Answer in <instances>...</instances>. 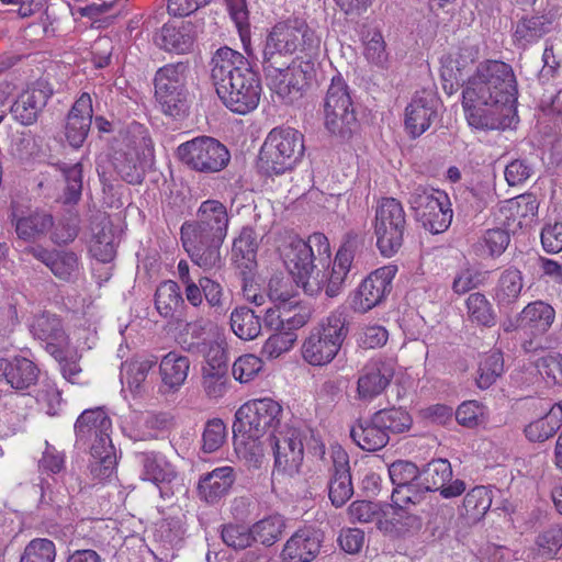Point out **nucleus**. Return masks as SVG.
Instances as JSON below:
<instances>
[{"mask_svg": "<svg viewBox=\"0 0 562 562\" xmlns=\"http://www.w3.org/2000/svg\"><path fill=\"white\" fill-rule=\"evenodd\" d=\"M417 220L422 222L426 229L434 234L445 232L452 221V210L448 195L446 193H438L436 203H432L431 209L427 210L425 215H420Z\"/></svg>", "mask_w": 562, "mask_h": 562, "instance_id": "ea45409f", "label": "nucleus"}, {"mask_svg": "<svg viewBox=\"0 0 562 562\" xmlns=\"http://www.w3.org/2000/svg\"><path fill=\"white\" fill-rule=\"evenodd\" d=\"M492 505V492L485 486H475L463 499L461 515L471 522L480 521Z\"/></svg>", "mask_w": 562, "mask_h": 562, "instance_id": "c03bdc74", "label": "nucleus"}, {"mask_svg": "<svg viewBox=\"0 0 562 562\" xmlns=\"http://www.w3.org/2000/svg\"><path fill=\"white\" fill-rule=\"evenodd\" d=\"M323 120L326 131L342 140L349 139L358 127L352 95L340 75L333 77L325 93Z\"/></svg>", "mask_w": 562, "mask_h": 562, "instance_id": "6e6552de", "label": "nucleus"}, {"mask_svg": "<svg viewBox=\"0 0 562 562\" xmlns=\"http://www.w3.org/2000/svg\"><path fill=\"white\" fill-rule=\"evenodd\" d=\"M190 370V360L187 356L168 352L159 363L161 385L159 392L162 394L175 393L184 384Z\"/></svg>", "mask_w": 562, "mask_h": 562, "instance_id": "c756f323", "label": "nucleus"}, {"mask_svg": "<svg viewBox=\"0 0 562 562\" xmlns=\"http://www.w3.org/2000/svg\"><path fill=\"white\" fill-rule=\"evenodd\" d=\"M226 426L221 419L209 420L203 431V451L214 452L218 450L226 440Z\"/></svg>", "mask_w": 562, "mask_h": 562, "instance_id": "0e129e2a", "label": "nucleus"}, {"mask_svg": "<svg viewBox=\"0 0 562 562\" xmlns=\"http://www.w3.org/2000/svg\"><path fill=\"white\" fill-rule=\"evenodd\" d=\"M33 335L46 342V350L60 363L65 360L69 340L63 328L61 321L54 314L43 313L32 323Z\"/></svg>", "mask_w": 562, "mask_h": 562, "instance_id": "aec40b11", "label": "nucleus"}, {"mask_svg": "<svg viewBox=\"0 0 562 562\" xmlns=\"http://www.w3.org/2000/svg\"><path fill=\"white\" fill-rule=\"evenodd\" d=\"M155 364L156 361L153 359H136L122 364V378L132 393L142 395L147 391V376Z\"/></svg>", "mask_w": 562, "mask_h": 562, "instance_id": "58836bf2", "label": "nucleus"}, {"mask_svg": "<svg viewBox=\"0 0 562 562\" xmlns=\"http://www.w3.org/2000/svg\"><path fill=\"white\" fill-rule=\"evenodd\" d=\"M504 372V359L502 353L493 352L480 363L476 379L480 389H488Z\"/></svg>", "mask_w": 562, "mask_h": 562, "instance_id": "864d4df0", "label": "nucleus"}, {"mask_svg": "<svg viewBox=\"0 0 562 562\" xmlns=\"http://www.w3.org/2000/svg\"><path fill=\"white\" fill-rule=\"evenodd\" d=\"M52 94L53 90L47 82L37 81L19 94L18 99L9 106V111L13 119L22 125H32L37 121Z\"/></svg>", "mask_w": 562, "mask_h": 562, "instance_id": "a211bd4d", "label": "nucleus"}, {"mask_svg": "<svg viewBox=\"0 0 562 562\" xmlns=\"http://www.w3.org/2000/svg\"><path fill=\"white\" fill-rule=\"evenodd\" d=\"M467 312L469 319L481 326L492 327L496 323V314L492 304L483 293L475 292L467 299Z\"/></svg>", "mask_w": 562, "mask_h": 562, "instance_id": "49530a36", "label": "nucleus"}, {"mask_svg": "<svg viewBox=\"0 0 562 562\" xmlns=\"http://www.w3.org/2000/svg\"><path fill=\"white\" fill-rule=\"evenodd\" d=\"M562 425V404H554L549 413L525 428L526 437L533 442H542L552 437Z\"/></svg>", "mask_w": 562, "mask_h": 562, "instance_id": "a19ab883", "label": "nucleus"}, {"mask_svg": "<svg viewBox=\"0 0 562 562\" xmlns=\"http://www.w3.org/2000/svg\"><path fill=\"white\" fill-rule=\"evenodd\" d=\"M420 479H416L412 483H408L404 487H394L392 492V501L400 507H406L408 505L420 504L429 490H426V485L422 484Z\"/></svg>", "mask_w": 562, "mask_h": 562, "instance_id": "6e6d98bb", "label": "nucleus"}, {"mask_svg": "<svg viewBox=\"0 0 562 562\" xmlns=\"http://www.w3.org/2000/svg\"><path fill=\"white\" fill-rule=\"evenodd\" d=\"M525 286L524 277L520 270L508 268L504 270L493 290V297L499 308L513 307L522 293Z\"/></svg>", "mask_w": 562, "mask_h": 562, "instance_id": "f704fd0d", "label": "nucleus"}, {"mask_svg": "<svg viewBox=\"0 0 562 562\" xmlns=\"http://www.w3.org/2000/svg\"><path fill=\"white\" fill-rule=\"evenodd\" d=\"M269 296L276 303L279 324L277 328L294 331L303 327L311 318L312 311L307 305L301 304L295 295L282 290V280L271 279L269 282Z\"/></svg>", "mask_w": 562, "mask_h": 562, "instance_id": "2eb2a0df", "label": "nucleus"}, {"mask_svg": "<svg viewBox=\"0 0 562 562\" xmlns=\"http://www.w3.org/2000/svg\"><path fill=\"white\" fill-rule=\"evenodd\" d=\"M347 335L348 324L345 311L337 308L330 312L310 330L304 339L301 349L304 361L314 367L327 366L338 355Z\"/></svg>", "mask_w": 562, "mask_h": 562, "instance_id": "423d86ee", "label": "nucleus"}, {"mask_svg": "<svg viewBox=\"0 0 562 562\" xmlns=\"http://www.w3.org/2000/svg\"><path fill=\"white\" fill-rule=\"evenodd\" d=\"M517 81L510 65L481 63L462 91L467 120L477 130L499 128L517 101Z\"/></svg>", "mask_w": 562, "mask_h": 562, "instance_id": "f03ea898", "label": "nucleus"}, {"mask_svg": "<svg viewBox=\"0 0 562 562\" xmlns=\"http://www.w3.org/2000/svg\"><path fill=\"white\" fill-rule=\"evenodd\" d=\"M211 78L223 104L234 113L247 114L259 104L261 83L247 58L227 46L212 57Z\"/></svg>", "mask_w": 562, "mask_h": 562, "instance_id": "7ed1b4c3", "label": "nucleus"}, {"mask_svg": "<svg viewBox=\"0 0 562 562\" xmlns=\"http://www.w3.org/2000/svg\"><path fill=\"white\" fill-rule=\"evenodd\" d=\"M58 167L66 181L65 203H76L82 191V166L80 162L74 165L63 162Z\"/></svg>", "mask_w": 562, "mask_h": 562, "instance_id": "603ef678", "label": "nucleus"}, {"mask_svg": "<svg viewBox=\"0 0 562 562\" xmlns=\"http://www.w3.org/2000/svg\"><path fill=\"white\" fill-rule=\"evenodd\" d=\"M259 247L258 236L250 227H244L239 236L233 244V257L236 259L241 258L245 260V267L250 268V265L256 259V254Z\"/></svg>", "mask_w": 562, "mask_h": 562, "instance_id": "8fccbe9b", "label": "nucleus"}, {"mask_svg": "<svg viewBox=\"0 0 562 562\" xmlns=\"http://www.w3.org/2000/svg\"><path fill=\"white\" fill-rule=\"evenodd\" d=\"M262 369V361L255 355L240 356L233 364V375L240 383L254 380Z\"/></svg>", "mask_w": 562, "mask_h": 562, "instance_id": "680f3d73", "label": "nucleus"}, {"mask_svg": "<svg viewBox=\"0 0 562 562\" xmlns=\"http://www.w3.org/2000/svg\"><path fill=\"white\" fill-rule=\"evenodd\" d=\"M269 440L274 452V470L288 476L297 474L304 459L300 431L295 428H286L272 434Z\"/></svg>", "mask_w": 562, "mask_h": 562, "instance_id": "4468645a", "label": "nucleus"}, {"mask_svg": "<svg viewBox=\"0 0 562 562\" xmlns=\"http://www.w3.org/2000/svg\"><path fill=\"white\" fill-rule=\"evenodd\" d=\"M48 269L64 281H70L79 270L78 257L72 251H56Z\"/></svg>", "mask_w": 562, "mask_h": 562, "instance_id": "052dcab7", "label": "nucleus"}, {"mask_svg": "<svg viewBox=\"0 0 562 562\" xmlns=\"http://www.w3.org/2000/svg\"><path fill=\"white\" fill-rule=\"evenodd\" d=\"M538 372L554 384H562V355L550 352L536 361Z\"/></svg>", "mask_w": 562, "mask_h": 562, "instance_id": "69168bd1", "label": "nucleus"}, {"mask_svg": "<svg viewBox=\"0 0 562 562\" xmlns=\"http://www.w3.org/2000/svg\"><path fill=\"white\" fill-rule=\"evenodd\" d=\"M10 217L18 238L29 243L41 239L54 226L53 216L43 211H34L24 215L13 210Z\"/></svg>", "mask_w": 562, "mask_h": 562, "instance_id": "cd10ccee", "label": "nucleus"}, {"mask_svg": "<svg viewBox=\"0 0 562 562\" xmlns=\"http://www.w3.org/2000/svg\"><path fill=\"white\" fill-rule=\"evenodd\" d=\"M235 481L232 467H221L203 475L198 484L200 497L206 503L214 504L225 496Z\"/></svg>", "mask_w": 562, "mask_h": 562, "instance_id": "2f4dec72", "label": "nucleus"}, {"mask_svg": "<svg viewBox=\"0 0 562 562\" xmlns=\"http://www.w3.org/2000/svg\"><path fill=\"white\" fill-rule=\"evenodd\" d=\"M278 329L279 331L271 335L262 346V355L270 359H276L291 350L297 339V335L294 331Z\"/></svg>", "mask_w": 562, "mask_h": 562, "instance_id": "4d7b16f0", "label": "nucleus"}, {"mask_svg": "<svg viewBox=\"0 0 562 562\" xmlns=\"http://www.w3.org/2000/svg\"><path fill=\"white\" fill-rule=\"evenodd\" d=\"M357 243L355 239L345 241L338 249L333 266L328 272H323L325 285L323 290L328 297L337 296L345 288L349 273L356 268L353 265Z\"/></svg>", "mask_w": 562, "mask_h": 562, "instance_id": "412c9836", "label": "nucleus"}, {"mask_svg": "<svg viewBox=\"0 0 562 562\" xmlns=\"http://www.w3.org/2000/svg\"><path fill=\"white\" fill-rule=\"evenodd\" d=\"M282 415L281 405L272 398H256L241 405L236 414L234 425L248 429L255 436H265L276 430Z\"/></svg>", "mask_w": 562, "mask_h": 562, "instance_id": "f8f14e48", "label": "nucleus"}, {"mask_svg": "<svg viewBox=\"0 0 562 562\" xmlns=\"http://www.w3.org/2000/svg\"><path fill=\"white\" fill-rule=\"evenodd\" d=\"M76 446L89 449L90 471L99 480L111 476L116 464L112 445V420L103 406L87 408L74 425Z\"/></svg>", "mask_w": 562, "mask_h": 562, "instance_id": "20e7f679", "label": "nucleus"}, {"mask_svg": "<svg viewBox=\"0 0 562 562\" xmlns=\"http://www.w3.org/2000/svg\"><path fill=\"white\" fill-rule=\"evenodd\" d=\"M352 440L366 451H378L384 448L390 437L387 430L376 423V416L373 414L368 420H358L350 429Z\"/></svg>", "mask_w": 562, "mask_h": 562, "instance_id": "473e14b6", "label": "nucleus"}, {"mask_svg": "<svg viewBox=\"0 0 562 562\" xmlns=\"http://www.w3.org/2000/svg\"><path fill=\"white\" fill-rule=\"evenodd\" d=\"M352 494L353 486L348 456L344 451H337L334 456L331 476L328 484L329 499L335 507H341Z\"/></svg>", "mask_w": 562, "mask_h": 562, "instance_id": "c85d7f7f", "label": "nucleus"}, {"mask_svg": "<svg viewBox=\"0 0 562 562\" xmlns=\"http://www.w3.org/2000/svg\"><path fill=\"white\" fill-rule=\"evenodd\" d=\"M93 116L89 93H81L71 106L66 121V137L72 147H80L90 131Z\"/></svg>", "mask_w": 562, "mask_h": 562, "instance_id": "b1692460", "label": "nucleus"}, {"mask_svg": "<svg viewBox=\"0 0 562 562\" xmlns=\"http://www.w3.org/2000/svg\"><path fill=\"white\" fill-rule=\"evenodd\" d=\"M329 243L322 233H314L307 240L291 238L282 250L284 265L293 280L308 295H317L325 285L324 276L316 260L329 258Z\"/></svg>", "mask_w": 562, "mask_h": 562, "instance_id": "39448f33", "label": "nucleus"}, {"mask_svg": "<svg viewBox=\"0 0 562 562\" xmlns=\"http://www.w3.org/2000/svg\"><path fill=\"white\" fill-rule=\"evenodd\" d=\"M509 234L501 228L488 229L483 235L479 246L482 248V252L488 256H499L505 251L509 244Z\"/></svg>", "mask_w": 562, "mask_h": 562, "instance_id": "774afa93", "label": "nucleus"}, {"mask_svg": "<svg viewBox=\"0 0 562 562\" xmlns=\"http://www.w3.org/2000/svg\"><path fill=\"white\" fill-rule=\"evenodd\" d=\"M177 155L190 169L204 173L223 170L231 159L228 149L210 136H199L182 143L177 148Z\"/></svg>", "mask_w": 562, "mask_h": 562, "instance_id": "9d476101", "label": "nucleus"}, {"mask_svg": "<svg viewBox=\"0 0 562 562\" xmlns=\"http://www.w3.org/2000/svg\"><path fill=\"white\" fill-rule=\"evenodd\" d=\"M479 47L475 44L463 42L454 52L451 54L442 66L441 77L448 82L453 81L457 83L463 79V71L468 69L479 58Z\"/></svg>", "mask_w": 562, "mask_h": 562, "instance_id": "e433bc0d", "label": "nucleus"}, {"mask_svg": "<svg viewBox=\"0 0 562 562\" xmlns=\"http://www.w3.org/2000/svg\"><path fill=\"white\" fill-rule=\"evenodd\" d=\"M395 273V266H384L370 273L357 290L353 308L364 313L381 303L391 290V282Z\"/></svg>", "mask_w": 562, "mask_h": 562, "instance_id": "f3484780", "label": "nucleus"}, {"mask_svg": "<svg viewBox=\"0 0 562 562\" xmlns=\"http://www.w3.org/2000/svg\"><path fill=\"white\" fill-rule=\"evenodd\" d=\"M321 37L304 20L293 19L274 24L262 47V68L270 89L281 102L292 104L303 97L312 65L292 59L296 54L318 55Z\"/></svg>", "mask_w": 562, "mask_h": 562, "instance_id": "f257e3e1", "label": "nucleus"}, {"mask_svg": "<svg viewBox=\"0 0 562 562\" xmlns=\"http://www.w3.org/2000/svg\"><path fill=\"white\" fill-rule=\"evenodd\" d=\"M539 557L553 559L562 548V527L555 525L543 530L536 540Z\"/></svg>", "mask_w": 562, "mask_h": 562, "instance_id": "bf43d9fd", "label": "nucleus"}, {"mask_svg": "<svg viewBox=\"0 0 562 562\" xmlns=\"http://www.w3.org/2000/svg\"><path fill=\"white\" fill-rule=\"evenodd\" d=\"M553 30V18L549 14L522 16L516 24L514 41L521 47L537 43Z\"/></svg>", "mask_w": 562, "mask_h": 562, "instance_id": "72a5a7b5", "label": "nucleus"}, {"mask_svg": "<svg viewBox=\"0 0 562 562\" xmlns=\"http://www.w3.org/2000/svg\"><path fill=\"white\" fill-rule=\"evenodd\" d=\"M194 221L184 222L181 233L224 240L227 236L231 216L224 203L218 200H205L196 210Z\"/></svg>", "mask_w": 562, "mask_h": 562, "instance_id": "ddd939ff", "label": "nucleus"}, {"mask_svg": "<svg viewBox=\"0 0 562 562\" xmlns=\"http://www.w3.org/2000/svg\"><path fill=\"white\" fill-rule=\"evenodd\" d=\"M229 378L227 368L203 367L202 369V386L206 395L211 398L222 397L228 386Z\"/></svg>", "mask_w": 562, "mask_h": 562, "instance_id": "de8ad7c7", "label": "nucleus"}, {"mask_svg": "<svg viewBox=\"0 0 562 562\" xmlns=\"http://www.w3.org/2000/svg\"><path fill=\"white\" fill-rule=\"evenodd\" d=\"M196 34V26L190 21L166 23L156 34L155 42L167 52L184 54L193 47Z\"/></svg>", "mask_w": 562, "mask_h": 562, "instance_id": "393cba45", "label": "nucleus"}, {"mask_svg": "<svg viewBox=\"0 0 562 562\" xmlns=\"http://www.w3.org/2000/svg\"><path fill=\"white\" fill-rule=\"evenodd\" d=\"M183 303L184 300L177 282L167 280L158 285L155 293V306L162 317H172Z\"/></svg>", "mask_w": 562, "mask_h": 562, "instance_id": "37998d69", "label": "nucleus"}, {"mask_svg": "<svg viewBox=\"0 0 562 562\" xmlns=\"http://www.w3.org/2000/svg\"><path fill=\"white\" fill-rule=\"evenodd\" d=\"M229 15L236 24L241 42L247 49L249 38V14L246 0H225Z\"/></svg>", "mask_w": 562, "mask_h": 562, "instance_id": "e2e57ef3", "label": "nucleus"}, {"mask_svg": "<svg viewBox=\"0 0 562 562\" xmlns=\"http://www.w3.org/2000/svg\"><path fill=\"white\" fill-rule=\"evenodd\" d=\"M38 378V369L34 362L24 357L9 360L0 358V381L12 389L23 391L34 385Z\"/></svg>", "mask_w": 562, "mask_h": 562, "instance_id": "bb28decb", "label": "nucleus"}, {"mask_svg": "<svg viewBox=\"0 0 562 562\" xmlns=\"http://www.w3.org/2000/svg\"><path fill=\"white\" fill-rule=\"evenodd\" d=\"M56 548L52 540L36 538L25 547L20 562H54Z\"/></svg>", "mask_w": 562, "mask_h": 562, "instance_id": "5fc2aeb1", "label": "nucleus"}, {"mask_svg": "<svg viewBox=\"0 0 562 562\" xmlns=\"http://www.w3.org/2000/svg\"><path fill=\"white\" fill-rule=\"evenodd\" d=\"M395 374L393 359L372 358L359 371L357 381L358 397L371 401L382 394L390 385Z\"/></svg>", "mask_w": 562, "mask_h": 562, "instance_id": "dca6fc26", "label": "nucleus"}, {"mask_svg": "<svg viewBox=\"0 0 562 562\" xmlns=\"http://www.w3.org/2000/svg\"><path fill=\"white\" fill-rule=\"evenodd\" d=\"M376 423L382 425L384 430L390 434H402L411 429L413 419L411 415L403 408L380 409L374 413Z\"/></svg>", "mask_w": 562, "mask_h": 562, "instance_id": "09e8293b", "label": "nucleus"}, {"mask_svg": "<svg viewBox=\"0 0 562 562\" xmlns=\"http://www.w3.org/2000/svg\"><path fill=\"white\" fill-rule=\"evenodd\" d=\"M322 535L319 531L306 527L299 529L285 542L283 557L292 562H311L319 552Z\"/></svg>", "mask_w": 562, "mask_h": 562, "instance_id": "a878e982", "label": "nucleus"}, {"mask_svg": "<svg viewBox=\"0 0 562 562\" xmlns=\"http://www.w3.org/2000/svg\"><path fill=\"white\" fill-rule=\"evenodd\" d=\"M389 475L394 487H404L419 479V470L413 462L397 460L389 467Z\"/></svg>", "mask_w": 562, "mask_h": 562, "instance_id": "338daca9", "label": "nucleus"}, {"mask_svg": "<svg viewBox=\"0 0 562 562\" xmlns=\"http://www.w3.org/2000/svg\"><path fill=\"white\" fill-rule=\"evenodd\" d=\"M221 537L223 542L234 550H244L254 543L251 528L244 525H224Z\"/></svg>", "mask_w": 562, "mask_h": 562, "instance_id": "13d9d810", "label": "nucleus"}, {"mask_svg": "<svg viewBox=\"0 0 562 562\" xmlns=\"http://www.w3.org/2000/svg\"><path fill=\"white\" fill-rule=\"evenodd\" d=\"M250 528L254 542L258 541L263 546H272L280 539L285 528V521L281 515L276 514L258 520Z\"/></svg>", "mask_w": 562, "mask_h": 562, "instance_id": "a18cd8bd", "label": "nucleus"}, {"mask_svg": "<svg viewBox=\"0 0 562 562\" xmlns=\"http://www.w3.org/2000/svg\"><path fill=\"white\" fill-rule=\"evenodd\" d=\"M137 460L142 467L140 477L155 485L169 483L177 475L172 464L161 453L140 452L137 454Z\"/></svg>", "mask_w": 562, "mask_h": 562, "instance_id": "c9c22d12", "label": "nucleus"}, {"mask_svg": "<svg viewBox=\"0 0 562 562\" xmlns=\"http://www.w3.org/2000/svg\"><path fill=\"white\" fill-rule=\"evenodd\" d=\"M405 231L406 215L402 203L394 198L382 199L374 220L376 246L382 256L392 257L401 249Z\"/></svg>", "mask_w": 562, "mask_h": 562, "instance_id": "1a4fd4ad", "label": "nucleus"}, {"mask_svg": "<svg viewBox=\"0 0 562 562\" xmlns=\"http://www.w3.org/2000/svg\"><path fill=\"white\" fill-rule=\"evenodd\" d=\"M419 479L423 481L422 484L426 485V490L440 491V495L445 498L460 496L467 488L462 480H454L447 484L452 479V469L446 459L430 461L423 471H419Z\"/></svg>", "mask_w": 562, "mask_h": 562, "instance_id": "6ab92c4d", "label": "nucleus"}, {"mask_svg": "<svg viewBox=\"0 0 562 562\" xmlns=\"http://www.w3.org/2000/svg\"><path fill=\"white\" fill-rule=\"evenodd\" d=\"M231 328L241 340H254L261 333L260 317L247 306H240L231 313Z\"/></svg>", "mask_w": 562, "mask_h": 562, "instance_id": "79ce46f5", "label": "nucleus"}, {"mask_svg": "<svg viewBox=\"0 0 562 562\" xmlns=\"http://www.w3.org/2000/svg\"><path fill=\"white\" fill-rule=\"evenodd\" d=\"M438 100L431 92L417 93L405 109V127L412 137L424 134L437 117Z\"/></svg>", "mask_w": 562, "mask_h": 562, "instance_id": "4be33fe9", "label": "nucleus"}, {"mask_svg": "<svg viewBox=\"0 0 562 562\" xmlns=\"http://www.w3.org/2000/svg\"><path fill=\"white\" fill-rule=\"evenodd\" d=\"M184 63L168 64L155 75V95L161 111L171 117H179L187 112Z\"/></svg>", "mask_w": 562, "mask_h": 562, "instance_id": "9b49d317", "label": "nucleus"}, {"mask_svg": "<svg viewBox=\"0 0 562 562\" xmlns=\"http://www.w3.org/2000/svg\"><path fill=\"white\" fill-rule=\"evenodd\" d=\"M181 240L184 250L198 267L204 271L221 267L220 249L224 240L187 233H181Z\"/></svg>", "mask_w": 562, "mask_h": 562, "instance_id": "5701e85b", "label": "nucleus"}, {"mask_svg": "<svg viewBox=\"0 0 562 562\" xmlns=\"http://www.w3.org/2000/svg\"><path fill=\"white\" fill-rule=\"evenodd\" d=\"M233 434L234 448L238 458L249 467L259 468L265 456L263 441L261 440L263 436H255L248 429H243L237 425H233Z\"/></svg>", "mask_w": 562, "mask_h": 562, "instance_id": "4c0bfd02", "label": "nucleus"}, {"mask_svg": "<svg viewBox=\"0 0 562 562\" xmlns=\"http://www.w3.org/2000/svg\"><path fill=\"white\" fill-rule=\"evenodd\" d=\"M305 151L304 136L291 127L271 130L259 154L260 168L269 175L292 170Z\"/></svg>", "mask_w": 562, "mask_h": 562, "instance_id": "0eeeda50", "label": "nucleus"}, {"mask_svg": "<svg viewBox=\"0 0 562 562\" xmlns=\"http://www.w3.org/2000/svg\"><path fill=\"white\" fill-rule=\"evenodd\" d=\"M90 252L101 262H110L114 259L116 248L111 227L104 225L94 233L90 244Z\"/></svg>", "mask_w": 562, "mask_h": 562, "instance_id": "3c124183", "label": "nucleus"}, {"mask_svg": "<svg viewBox=\"0 0 562 562\" xmlns=\"http://www.w3.org/2000/svg\"><path fill=\"white\" fill-rule=\"evenodd\" d=\"M554 318L555 311L550 304L535 301L527 304L518 314V325L526 334L540 336L550 329Z\"/></svg>", "mask_w": 562, "mask_h": 562, "instance_id": "7c9ffc66", "label": "nucleus"}]
</instances>
